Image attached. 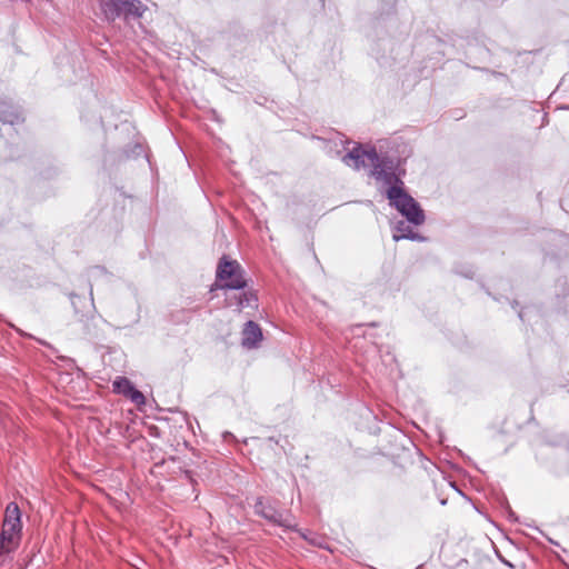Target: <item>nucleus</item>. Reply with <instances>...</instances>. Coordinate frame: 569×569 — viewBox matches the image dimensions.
<instances>
[{"label":"nucleus","instance_id":"nucleus-1","mask_svg":"<svg viewBox=\"0 0 569 569\" xmlns=\"http://www.w3.org/2000/svg\"><path fill=\"white\" fill-rule=\"evenodd\" d=\"M101 10L108 21L123 19L126 22L140 19L147 6L140 0H101Z\"/></svg>","mask_w":569,"mask_h":569},{"label":"nucleus","instance_id":"nucleus-2","mask_svg":"<svg viewBox=\"0 0 569 569\" xmlns=\"http://www.w3.org/2000/svg\"><path fill=\"white\" fill-rule=\"evenodd\" d=\"M216 277L219 280H224V283L211 287V291L216 288L243 290L247 287V280L243 277V270L237 260H231L227 256H222L219 260Z\"/></svg>","mask_w":569,"mask_h":569},{"label":"nucleus","instance_id":"nucleus-3","mask_svg":"<svg viewBox=\"0 0 569 569\" xmlns=\"http://www.w3.org/2000/svg\"><path fill=\"white\" fill-rule=\"evenodd\" d=\"M390 206L400 212L407 222L420 226L426 221V214L419 202L407 191L391 190L389 194Z\"/></svg>","mask_w":569,"mask_h":569},{"label":"nucleus","instance_id":"nucleus-4","mask_svg":"<svg viewBox=\"0 0 569 569\" xmlns=\"http://www.w3.org/2000/svg\"><path fill=\"white\" fill-rule=\"evenodd\" d=\"M253 511L254 515L273 525L300 532V530L289 521L288 517L276 508L273 501L269 498L258 497L253 505Z\"/></svg>","mask_w":569,"mask_h":569},{"label":"nucleus","instance_id":"nucleus-5","mask_svg":"<svg viewBox=\"0 0 569 569\" xmlns=\"http://www.w3.org/2000/svg\"><path fill=\"white\" fill-rule=\"evenodd\" d=\"M78 323L80 325L83 338L88 341L96 342L104 340L106 335L103 326L107 321L97 313H82L81 317L78 318Z\"/></svg>","mask_w":569,"mask_h":569},{"label":"nucleus","instance_id":"nucleus-6","mask_svg":"<svg viewBox=\"0 0 569 569\" xmlns=\"http://www.w3.org/2000/svg\"><path fill=\"white\" fill-rule=\"evenodd\" d=\"M365 158H367L371 163L377 161V149L375 147L363 149L361 143H356V146L349 150L341 160L346 166L352 167L355 170H360L366 167Z\"/></svg>","mask_w":569,"mask_h":569},{"label":"nucleus","instance_id":"nucleus-7","mask_svg":"<svg viewBox=\"0 0 569 569\" xmlns=\"http://www.w3.org/2000/svg\"><path fill=\"white\" fill-rule=\"evenodd\" d=\"M405 158L393 156L388 152H378V160L372 162V169L383 170L386 172H395L397 176H406L407 170L405 168Z\"/></svg>","mask_w":569,"mask_h":569},{"label":"nucleus","instance_id":"nucleus-8","mask_svg":"<svg viewBox=\"0 0 569 569\" xmlns=\"http://www.w3.org/2000/svg\"><path fill=\"white\" fill-rule=\"evenodd\" d=\"M370 176L377 180L382 181L386 186H388V189L386 191V197L389 200V194H391V190H405V183H403V177L405 176H397L395 172H386L383 170L378 169H371Z\"/></svg>","mask_w":569,"mask_h":569},{"label":"nucleus","instance_id":"nucleus-9","mask_svg":"<svg viewBox=\"0 0 569 569\" xmlns=\"http://www.w3.org/2000/svg\"><path fill=\"white\" fill-rule=\"evenodd\" d=\"M71 305L73 307L74 313L81 317L82 313H97V309L93 300V288L92 283H89V297L80 296L76 292H71L69 295Z\"/></svg>","mask_w":569,"mask_h":569},{"label":"nucleus","instance_id":"nucleus-10","mask_svg":"<svg viewBox=\"0 0 569 569\" xmlns=\"http://www.w3.org/2000/svg\"><path fill=\"white\" fill-rule=\"evenodd\" d=\"M262 338V330L257 322L249 320L244 323L241 338L243 348L249 350L258 348Z\"/></svg>","mask_w":569,"mask_h":569},{"label":"nucleus","instance_id":"nucleus-11","mask_svg":"<svg viewBox=\"0 0 569 569\" xmlns=\"http://www.w3.org/2000/svg\"><path fill=\"white\" fill-rule=\"evenodd\" d=\"M395 233L392 236V239L398 242L402 239L411 240V241H418V242H426L428 240L427 237L422 236L421 233L415 231L407 221L399 220L393 226Z\"/></svg>","mask_w":569,"mask_h":569},{"label":"nucleus","instance_id":"nucleus-12","mask_svg":"<svg viewBox=\"0 0 569 569\" xmlns=\"http://www.w3.org/2000/svg\"><path fill=\"white\" fill-rule=\"evenodd\" d=\"M21 531H11L2 526L0 532V557L13 551L20 541Z\"/></svg>","mask_w":569,"mask_h":569},{"label":"nucleus","instance_id":"nucleus-13","mask_svg":"<svg viewBox=\"0 0 569 569\" xmlns=\"http://www.w3.org/2000/svg\"><path fill=\"white\" fill-rule=\"evenodd\" d=\"M2 526L8 527L11 531L22 530L21 511L18 503L13 501L8 503Z\"/></svg>","mask_w":569,"mask_h":569},{"label":"nucleus","instance_id":"nucleus-14","mask_svg":"<svg viewBox=\"0 0 569 569\" xmlns=\"http://www.w3.org/2000/svg\"><path fill=\"white\" fill-rule=\"evenodd\" d=\"M0 121L17 124L23 121L21 113L6 101H0Z\"/></svg>","mask_w":569,"mask_h":569},{"label":"nucleus","instance_id":"nucleus-15","mask_svg":"<svg viewBox=\"0 0 569 569\" xmlns=\"http://www.w3.org/2000/svg\"><path fill=\"white\" fill-rule=\"evenodd\" d=\"M239 309L257 307L258 297L253 291H243L234 296Z\"/></svg>","mask_w":569,"mask_h":569},{"label":"nucleus","instance_id":"nucleus-16","mask_svg":"<svg viewBox=\"0 0 569 569\" xmlns=\"http://www.w3.org/2000/svg\"><path fill=\"white\" fill-rule=\"evenodd\" d=\"M134 385L126 377H117L112 382L113 391L116 393L127 397Z\"/></svg>","mask_w":569,"mask_h":569},{"label":"nucleus","instance_id":"nucleus-17","mask_svg":"<svg viewBox=\"0 0 569 569\" xmlns=\"http://www.w3.org/2000/svg\"><path fill=\"white\" fill-rule=\"evenodd\" d=\"M87 273H88V278H89V283H91V280H97L99 278H107L108 280H110L112 278V273L109 272L106 267L103 266H93V267H90L88 270H87Z\"/></svg>","mask_w":569,"mask_h":569},{"label":"nucleus","instance_id":"nucleus-18","mask_svg":"<svg viewBox=\"0 0 569 569\" xmlns=\"http://www.w3.org/2000/svg\"><path fill=\"white\" fill-rule=\"evenodd\" d=\"M126 398L130 399L137 406L146 403V397L134 386L132 387V389L130 390Z\"/></svg>","mask_w":569,"mask_h":569},{"label":"nucleus","instance_id":"nucleus-19","mask_svg":"<svg viewBox=\"0 0 569 569\" xmlns=\"http://www.w3.org/2000/svg\"><path fill=\"white\" fill-rule=\"evenodd\" d=\"M142 152H143V148H142V144L139 142H136L130 150L123 149V154L127 159L139 157Z\"/></svg>","mask_w":569,"mask_h":569},{"label":"nucleus","instance_id":"nucleus-20","mask_svg":"<svg viewBox=\"0 0 569 569\" xmlns=\"http://www.w3.org/2000/svg\"><path fill=\"white\" fill-rule=\"evenodd\" d=\"M301 537H302L303 539L308 540L310 543H312V545H315V546H319V547L321 546V543H320L321 538H320V537H318V536H316V535H315V533H312V532H309L308 535H307V533H302V532H301Z\"/></svg>","mask_w":569,"mask_h":569},{"label":"nucleus","instance_id":"nucleus-21","mask_svg":"<svg viewBox=\"0 0 569 569\" xmlns=\"http://www.w3.org/2000/svg\"><path fill=\"white\" fill-rule=\"evenodd\" d=\"M506 512H507V517H508V519H509V520H511V521L517 520V516H516V513L512 511V509L510 508V506H507Z\"/></svg>","mask_w":569,"mask_h":569},{"label":"nucleus","instance_id":"nucleus-22","mask_svg":"<svg viewBox=\"0 0 569 569\" xmlns=\"http://www.w3.org/2000/svg\"><path fill=\"white\" fill-rule=\"evenodd\" d=\"M498 557H499L500 561H501L502 563H505L506 566H508V567H510V568H513V567H515L511 562H509L507 559H505L501 555H498Z\"/></svg>","mask_w":569,"mask_h":569},{"label":"nucleus","instance_id":"nucleus-23","mask_svg":"<svg viewBox=\"0 0 569 569\" xmlns=\"http://www.w3.org/2000/svg\"><path fill=\"white\" fill-rule=\"evenodd\" d=\"M34 549L31 550V557L29 558V560L27 561L26 566H29L31 562H32V559L34 557Z\"/></svg>","mask_w":569,"mask_h":569},{"label":"nucleus","instance_id":"nucleus-24","mask_svg":"<svg viewBox=\"0 0 569 569\" xmlns=\"http://www.w3.org/2000/svg\"><path fill=\"white\" fill-rule=\"evenodd\" d=\"M562 109L569 110V106L561 107Z\"/></svg>","mask_w":569,"mask_h":569},{"label":"nucleus","instance_id":"nucleus-25","mask_svg":"<svg viewBox=\"0 0 569 569\" xmlns=\"http://www.w3.org/2000/svg\"><path fill=\"white\" fill-rule=\"evenodd\" d=\"M518 316H519V318H520L521 320L523 319V318H522V312H521V311L519 312V315H518Z\"/></svg>","mask_w":569,"mask_h":569},{"label":"nucleus","instance_id":"nucleus-26","mask_svg":"<svg viewBox=\"0 0 569 569\" xmlns=\"http://www.w3.org/2000/svg\"><path fill=\"white\" fill-rule=\"evenodd\" d=\"M421 567L419 566L417 569H420Z\"/></svg>","mask_w":569,"mask_h":569},{"label":"nucleus","instance_id":"nucleus-27","mask_svg":"<svg viewBox=\"0 0 569 569\" xmlns=\"http://www.w3.org/2000/svg\"><path fill=\"white\" fill-rule=\"evenodd\" d=\"M568 392H569V389H568Z\"/></svg>","mask_w":569,"mask_h":569}]
</instances>
